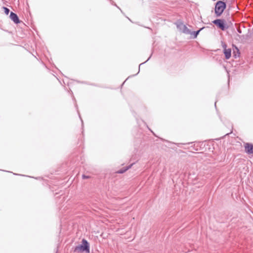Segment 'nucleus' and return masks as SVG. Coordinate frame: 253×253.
Returning <instances> with one entry per match:
<instances>
[{"label":"nucleus","instance_id":"nucleus-1","mask_svg":"<svg viewBox=\"0 0 253 253\" xmlns=\"http://www.w3.org/2000/svg\"><path fill=\"white\" fill-rule=\"evenodd\" d=\"M74 253H82L85 252L89 253V245L87 241L85 239H83L82 244L76 246L74 250Z\"/></svg>","mask_w":253,"mask_h":253},{"label":"nucleus","instance_id":"nucleus-3","mask_svg":"<svg viewBox=\"0 0 253 253\" xmlns=\"http://www.w3.org/2000/svg\"><path fill=\"white\" fill-rule=\"evenodd\" d=\"M213 23L222 30H224L225 28V22L223 20L216 19L213 21Z\"/></svg>","mask_w":253,"mask_h":253},{"label":"nucleus","instance_id":"nucleus-6","mask_svg":"<svg viewBox=\"0 0 253 253\" xmlns=\"http://www.w3.org/2000/svg\"><path fill=\"white\" fill-rule=\"evenodd\" d=\"M10 17L11 18V19L15 23H16V24H18L20 22V21H19V19L17 16V15L11 12L10 13Z\"/></svg>","mask_w":253,"mask_h":253},{"label":"nucleus","instance_id":"nucleus-9","mask_svg":"<svg viewBox=\"0 0 253 253\" xmlns=\"http://www.w3.org/2000/svg\"><path fill=\"white\" fill-rule=\"evenodd\" d=\"M82 177H83V179H88V178H90V176L85 175L84 174H83L82 175Z\"/></svg>","mask_w":253,"mask_h":253},{"label":"nucleus","instance_id":"nucleus-7","mask_svg":"<svg viewBox=\"0 0 253 253\" xmlns=\"http://www.w3.org/2000/svg\"><path fill=\"white\" fill-rule=\"evenodd\" d=\"M128 169V168H125V169H121L119 171H118L117 172L118 173H124V172H125L126 170H127Z\"/></svg>","mask_w":253,"mask_h":253},{"label":"nucleus","instance_id":"nucleus-4","mask_svg":"<svg viewBox=\"0 0 253 253\" xmlns=\"http://www.w3.org/2000/svg\"><path fill=\"white\" fill-rule=\"evenodd\" d=\"M245 152L249 154H253V145L250 143H246L245 144Z\"/></svg>","mask_w":253,"mask_h":253},{"label":"nucleus","instance_id":"nucleus-2","mask_svg":"<svg viewBox=\"0 0 253 253\" xmlns=\"http://www.w3.org/2000/svg\"><path fill=\"white\" fill-rule=\"evenodd\" d=\"M226 8V4L222 1H218L215 6V13L217 16H219Z\"/></svg>","mask_w":253,"mask_h":253},{"label":"nucleus","instance_id":"nucleus-8","mask_svg":"<svg viewBox=\"0 0 253 253\" xmlns=\"http://www.w3.org/2000/svg\"><path fill=\"white\" fill-rule=\"evenodd\" d=\"M3 9H4V11L5 12V13L6 14V15H8V13H9V10L8 8H6V7H3Z\"/></svg>","mask_w":253,"mask_h":253},{"label":"nucleus","instance_id":"nucleus-5","mask_svg":"<svg viewBox=\"0 0 253 253\" xmlns=\"http://www.w3.org/2000/svg\"><path fill=\"white\" fill-rule=\"evenodd\" d=\"M223 47L224 48V53L225 54V57L226 59H229L230 58L231 55V50L230 48L226 49V45L225 44H224L223 45Z\"/></svg>","mask_w":253,"mask_h":253}]
</instances>
